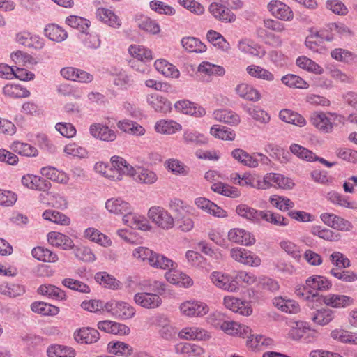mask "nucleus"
I'll list each match as a JSON object with an SVG mask.
<instances>
[{
	"label": "nucleus",
	"mask_w": 357,
	"mask_h": 357,
	"mask_svg": "<svg viewBox=\"0 0 357 357\" xmlns=\"http://www.w3.org/2000/svg\"><path fill=\"white\" fill-rule=\"evenodd\" d=\"M132 256L143 262H148L151 266L166 269L174 266V261L164 255L153 252L146 247H137L132 251Z\"/></svg>",
	"instance_id": "f257e3e1"
},
{
	"label": "nucleus",
	"mask_w": 357,
	"mask_h": 357,
	"mask_svg": "<svg viewBox=\"0 0 357 357\" xmlns=\"http://www.w3.org/2000/svg\"><path fill=\"white\" fill-rule=\"evenodd\" d=\"M111 167L109 170H105V176L115 181L122 179L123 174L128 176L135 175V169L131 166L123 158L114 155L111 158Z\"/></svg>",
	"instance_id": "f03ea898"
},
{
	"label": "nucleus",
	"mask_w": 357,
	"mask_h": 357,
	"mask_svg": "<svg viewBox=\"0 0 357 357\" xmlns=\"http://www.w3.org/2000/svg\"><path fill=\"white\" fill-rule=\"evenodd\" d=\"M257 188L268 189L278 187L282 189H291L294 186L293 181L284 176L276 173L266 174L262 180L257 181Z\"/></svg>",
	"instance_id": "7ed1b4c3"
},
{
	"label": "nucleus",
	"mask_w": 357,
	"mask_h": 357,
	"mask_svg": "<svg viewBox=\"0 0 357 357\" xmlns=\"http://www.w3.org/2000/svg\"><path fill=\"white\" fill-rule=\"evenodd\" d=\"M105 310L110 312L114 317L121 319L132 318L135 310L130 304L117 301H112L105 304Z\"/></svg>",
	"instance_id": "20e7f679"
},
{
	"label": "nucleus",
	"mask_w": 357,
	"mask_h": 357,
	"mask_svg": "<svg viewBox=\"0 0 357 357\" xmlns=\"http://www.w3.org/2000/svg\"><path fill=\"white\" fill-rule=\"evenodd\" d=\"M148 215L154 223L162 229H169L174 226L172 216L162 207H151L149 210Z\"/></svg>",
	"instance_id": "39448f33"
},
{
	"label": "nucleus",
	"mask_w": 357,
	"mask_h": 357,
	"mask_svg": "<svg viewBox=\"0 0 357 357\" xmlns=\"http://www.w3.org/2000/svg\"><path fill=\"white\" fill-rule=\"evenodd\" d=\"M210 278L213 284L220 289L231 292L238 289V282L233 275L214 271Z\"/></svg>",
	"instance_id": "423d86ee"
},
{
	"label": "nucleus",
	"mask_w": 357,
	"mask_h": 357,
	"mask_svg": "<svg viewBox=\"0 0 357 357\" xmlns=\"http://www.w3.org/2000/svg\"><path fill=\"white\" fill-rule=\"evenodd\" d=\"M181 312L188 317H202L208 312V305L198 301H187L180 305Z\"/></svg>",
	"instance_id": "0eeeda50"
},
{
	"label": "nucleus",
	"mask_w": 357,
	"mask_h": 357,
	"mask_svg": "<svg viewBox=\"0 0 357 357\" xmlns=\"http://www.w3.org/2000/svg\"><path fill=\"white\" fill-rule=\"evenodd\" d=\"M320 218L325 225L337 230L350 231L353 229V225L349 221L333 213H322Z\"/></svg>",
	"instance_id": "6e6552de"
},
{
	"label": "nucleus",
	"mask_w": 357,
	"mask_h": 357,
	"mask_svg": "<svg viewBox=\"0 0 357 357\" xmlns=\"http://www.w3.org/2000/svg\"><path fill=\"white\" fill-rule=\"evenodd\" d=\"M231 256L238 262L252 266H258L261 263V259L257 255L242 248H233L231 250Z\"/></svg>",
	"instance_id": "1a4fd4ad"
},
{
	"label": "nucleus",
	"mask_w": 357,
	"mask_h": 357,
	"mask_svg": "<svg viewBox=\"0 0 357 357\" xmlns=\"http://www.w3.org/2000/svg\"><path fill=\"white\" fill-rule=\"evenodd\" d=\"M268 9L274 17L281 20L290 21L294 17L291 8L279 1L272 0L268 4Z\"/></svg>",
	"instance_id": "9d476101"
},
{
	"label": "nucleus",
	"mask_w": 357,
	"mask_h": 357,
	"mask_svg": "<svg viewBox=\"0 0 357 357\" xmlns=\"http://www.w3.org/2000/svg\"><path fill=\"white\" fill-rule=\"evenodd\" d=\"M176 265L174 262V266L167 268L169 271L165 273L166 279L171 283L177 284L183 287H189L192 285V280L186 274L175 270Z\"/></svg>",
	"instance_id": "9b49d317"
},
{
	"label": "nucleus",
	"mask_w": 357,
	"mask_h": 357,
	"mask_svg": "<svg viewBox=\"0 0 357 357\" xmlns=\"http://www.w3.org/2000/svg\"><path fill=\"white\" fill-rule=\"evenodd\" d=\"M134 300L137 305L148 309L156 308L162 303L159 295L153 293H137L135 295Z\"/></svg>",
	"instance_id": "f8f14e48"
},
{
	"label": "nucleus",
	"mask_w": 357,
	"mask_h": 357,
	"mask_svg": "<svg viewBox=\"0 0 357 357\" xmlns=\"http://www.w3.org/2000/svg\"><path fill=\"white\" fill-rule=\"evenodd\" d=\"M89 132L93 137L102 141L113 142L116 138V132L114 130L101 123L91 124Z\"/></svg>",
	"instance_id": "ddd939ff"
},
{
	"label": "nucleus",
	"mask_w": 357,
	"mask_h": 357,
	"mask_svg": "<svg viewBox=\"0 0 357 357\" xmlns=\"http://www.w3.org/2000/svg\"><path fill=\"white\" fill-rule=\"evenodd\" d=\"M97 326L99 330L113 335H125L130 333V328L126 325L110 320L100 321Z\"/></svg>",
	"instance_id": "4468645a"
},
{
	"label": "nucleus",
	"mask_w": 357,
	"mask_h": 357,
	"mask_svg": "<svg viewBox=\"0 0 357 357\" xmlns=\"http://www.w3.org/2000/svg\"><path fill=\"white\" fill-rule=\"evenodd\" d=\"M105 208L109 213L115 215H124L126 213L133 211L132 207L128 202L119 197L107 199L105 202Z\"/></svg>",
	"instance_id": "2eb2a0df"
},
{
	"label": "nucleus",
	"mask_w": 357,
	"mask_h": 357,
	"mask_svg": "<svg viewBox=\"0 0 357 357\" xmlns=\"http://www.w3.org/2000/svg\"><path fill=\"white\" fill-rule=\"evenodd\" d=\"M74 338L79 344H92L99 340L100 333L93 328H82L74 333Z\"/></svg>",
	"instance_id": "dca6fc26"
},
{
	"label": "nucleus",
	"mask_w": 357,
	"mask_h": 357,
	"mask_svg": "<svg viewBox=\"0 0 357 357\" xmlns=\"http://www.w3.org/2000/svg\"><path fill=\"white\" fill-rule=\"evenodd\" d=\"M96 17L109 26L118 29L121 26V19L111 10L98 8L96 12Z\"/></svg>",
	"instance_id": "f3484780"
},
{
	"label": "nucleus",
	"mask_w": 357,
	"mask_h": 357,
	"mask_svg": "<svg viewBox=\"0 0 357 357\" xmlns=\"http://www.w3.org/2000/svg\"><path fill=\"white\" fill-rule=\"evenodd\" d=\"M47 240L52 245L63 250H68L74 248L73 241L69 236L59 232H50L47 234Z\"/></svg>",
	"instance_id": "a211bd4d"
},
{
	"label": "nucleus",
	"mask_w": 357,
	"mask_h": 357,
	"mask_svg": "<svg viewBox=\"0 0 357 357\" xmlns=\"http://www.w3.org/2000/svg\"><path fill=\"white\" fill-rule=\"evenodd\" d=\"M224 305L227 308L244 316H248L252 312V310L248 303H245L238 298L225 297Z\"/></svg>",
	"instance_id": "6ab92c4d"
},
{
	"label": "nucleus",
	"mask_w": 357,
	"mask_h": 357,
	"mask_svg": "<svg viewBox=\"0 0 357 357\" xmlns=\"http://www.w3.org/2000/svg\"><path fill=\"white\" fill-rule=\"evenodd\" d=\"M195 204L198 208L213 215L214 216L223 218L227 215V212L225 211L205 197L196 198Z\"/></svg>",
	"instance_id": "aec40b11"
},
{
	"label": "nucleus",
	"mask_w": 357,
	"mask_h": 357,
	"mask_svg": "<svg viewBox=\"0 0 357 357\" xmlns=\"http://www.w3.org/2000/svg\"><path fill=\"white\" fill-rule=\"evenodd\" d=\"M175 109L183 114L195 116L196 117L203 116L205 114V109L199 106L195 105L189 100L177 101L174 104Z\"/></svg>",
	"instance_id": "412c9836"
},
{
	"label": "nucleus",
	"mask_w": 357,
	"mask_h": 357,
	"mask_svg": "<svg viewBox=\"0 0 357 357\" xmlns=\"http://www.w3.org/2000/svg\"><path fill=\"white\" fill-rule=\"evenodd\" d=\"M228 238L232 242L245 245H250L255 242L254 236L250 232L241 229H231L228 233Z\"/></svg>",
	"instance_id": "4be33fe9"
},
{
	"label": "nucleus",
	"mask_w": 357,
	"mask_h": 357,
	"mask_svg": "<svg viewBox=\"0 0 357 357\" xmlns=\"http://www.w3.org/2000/svg\"><path fill=\"white\" fill-rule=\"evenodd\" d=\"M322 301L327 305L338 308L351 305L354 300L345 295L330 294L324 297L322 296Z\"/></svg>",
	"instance_id": "5701e85b"
},
{
	"label": "nucleus",
	"mask_w": 357,
	"mask_h": 357,
	"mask_svg": "<svg viewBox=\"0 0 357 357\" xmlns=\"http://www.w3.org/2000/svg\"><path fill=\"white\" fill-rule=\"evenodd\" d=\"M154 66L157 71L166 77L175 79L179 77L180 72L177 68L165 59H157Z\"/></svg>",
	"instance_id": "b1692460"
},
{
	"label": "nucleus",
	"mask_w": 357,
	"mask_h": 357,
	"mask_svg": "<svg viewBox=\"0 0 357 357\" xmlns=\"http://www.w3.org/2000/svg\"><path fill=\"white\" fill-rule=\"evenodd\" d=\"M181 129L182 126L180 123L171 119H161L155 125V131L163 135H172Z\"/></svg>",
	"instance_id": "393cba45"
},
{
	"label": "nucleus",
	"mask_w": 357,
	"mask_h": 357,
	"mask_svg": "<svg viewBox=\"0 0 357 357\" xmlns=\"http://www.w3.org/2000/svg\"><path fill=\"white\" fill-rule=\"evenodd\" d=\"M178 336L181 339L194 340H203L209 337V335L204 329L195 326L183 328L179 332Z\"/></svg>",
	"instance_id": "a878e982"
},
{
	"label": "nucleus",
	"mask_w": 357,
	"mask_h": 357,
	"mask_svg": "<svg viewBox=\"0 0 357 357\" xmlns=\"http://www.w3.org/2000/svg\"><path fill=\"white\" fill-rule=\"evenodd\" d=\"M40 174L48 179L59 183L66 184L69 181L67 174L63 171H59L55 167L51 166L41 168Z\"/></svg>",
	"instance_id": "bb28decb"
},
{
	"label": "nucleus",
	"mask_w": 357,
	"mask_h": 357,
	"mask_svg": "<svg viewBox=\"0 0 357 357\" xmlns=\"http://www.w3.org/2000/svg\"><path fill=\"white\" fill-rule=\"evenodd\" d=\"M279 118L285 123H291L299 127H303L306 124V121L303 116L288 109H282L279 112Z\"/></svg>",
	"instance_id": "cd10ccee"
},
{
	"label": "nucleus",
	"mask_w": 357,
	"mask_h": 357,
	"mask_svg": "<svg viewBox=\"0 0 357 357\" xmlns=\"http://www.w3.org/2000/svg\"><path fill=\"white\" fill-rule=\"evenodd\" d=\"M147 102L157 112L167 113L171 110V103L167 98L158 95H150Z\"/></svg>",
	"instance_id": "c85d7f7f"
},
{
	"label": "nucleus",
	"mask_w": 357,
	"mask_h": 357,
	"mask_svg": "<svg viewBox=\"0 0 357 357\" xmlns=\"http://www.w3.org/2000/svg\"><path fill=\"white\" fill-rule=\"evenodd\" d=\"M232 157L245 166L251 168L258 167V160L253 155L249 154L241 149H235L231 152Z\"/></svg>",
	"instance_id": "c756f323"
},
{
	"label": "nucleus",
	"mask_w": 357,
	"mask_h": 357,
	"mask_svg": "<svg viewBox=\"0 0 357 357\" xmlns=\"http://www.w3.org/2000/svg\"><path fill=\"white\" fill-rule=\"evenodd\" d=\"M84 236L86 238L103 247H108L112 244V241L107 236L93 227L85 229Z\"/></svg>",
	"instance_id": "7c9ffc66"
},
{
	"label": "nucleus",
	"mask_w": 357,
	"mask_h": 357,
	"mask_svg": "<svg viewBox=\"0 0 357 357\" xmlns=\"http://www.w3.org/2000/svg\"><path fill=\"white\" fill-rule=\"evenodd\" d=\"M183 141L187 145L202 146L207 143V138L196 130L187 129L183 132Z\"/></svg>",
	"instance_id": "2f4dec72"
},
{
	"label": "nucleus",
	"mask_w": 357,
	"mask_h": 357,
	"mask_svg": "<svg viewBox=\"0 0 357 357\" xmlns=\"http://www.w3.org/2000/svg\"><path fill=\"white\" fill-rule=\"evenodd\" d=\"M44 33L51 40L58 43L65 40L68 37L67 31L55 24L47 25Z\"/></svg>",
	"instance_id": "473e14b6"
},
{
	"label": "nucleus",
	"mask_w": 357,
	"mask_h": 357,
	"mask_svg": "<svg viewBox=\"0 0 357 357\" xmlns=\"http://www.w3.org/2000/svg\"><path fill=\"white\" fill-rule=\"evenodd\" d=\"M37 292L42 296L52 299L63 300L66 298L65 292L52 284H42L38 288Z\"/></svg>",
	"instance_id": "72a5a7b5"
},
{
	"label": "nucleus",
	"mask_w": 357,
	"mask_h": 357,
	"mask_svg": "<svg viewBox=\"0 0 357 357\" xmlns=\"http://www.w3.org/2000/svg\"><path fill=\"white\" fill-rule=\"evenodd\" d=\"M236 212L241 217L254 222H259L262 211L256 210L246 204H239Z\"/></svg>",
	"instance_id": "f704fd0d"
},
{
	"label": "nucleus",
	"mask_w": 357,
	"mask_h": 357,
	"mask_svg": "<svg viewBox=\"0 0 357 357\" xmlns=\"http://www.w3.org/2000/svg\"><path fill=\"white\" fill-rule=\"evenodd\" d=\"M10 148L13 151L22 156L36 157L38 154V151L36 147L27 143L19 141L13 142L10 144Z\"/></svg>",
	"instance_id": "c9c22d12"
},
{
	"label": "nucleus",
	"mask_w": 357,
	"mask_h": 357,
	"mask_svg": "<svg viewBox=\"0 0 357 357\" xmlns=\"http://www.w3.org/2000/svg\"><path fill=\"white\" fill-rule=\"evenodd\" d=\"M295 293L299 298L307 301L309 303L317 302L321 303L322 302V296L312 291L306 284L305 286H297Z\"/></svg>",
	"instance_id": "e433bc0d"
},
{
	"label": "nucleus",
	"mask_w": 357,
	"mask_h": 357,
	"mask_svg": "<svg viewBox=\"0 0 357 357\" xmlns=\"http://www.w3.org/2000/svg\"><path fill=\"white\" fill-rule=\"evenodd\" d=\"M214 119L220 122L230 125H237L240 122V116L233 111L218 109L213 112Z\"/></svg>",
	"instance_id": "4c0bfd02"
},
{
	"label": "nucleus",
	"mask_w": 357,
	"mask_h": 357,
	"mask_svg": "<svg viewBox=\"0 0 357 357\" xmlns=\"http://www.w3.org/2000/svg\"><path fill=\"white\" fill-rule=\"evenodd\" d=\"M128 52L132 57L137 59V62L145 63L153 59L151 51L144 46L132 45Z\"/></svg>",
	"instance_id": "58836bf2"
},
{
	"label": "nucleus",
	"mask_w": 357,
	"mask_h": 357,
	"mask_svg": "<svg viewBox=\"0 0 357 357\" xmlns=\"http://www.w3.org/2000/svg\"><path fill=\"white\" fill-rule=\"evenodd\" d=\"M236 91L239 96L250 101H257L261 97L257 89L245 83L238 84L236 88Z\"/></svg>",
	"instance_id": "ea45409f"
},
{
	"label": "nucleus",
	"mask_w": 357,
	"mask_h": 357,
	"mask_svg": "<svg viewBox=\"0 0 357 357\" xmlns=\"http://www.w3.org/2000/svg\"><path fill=\"white\" fill-rule=\"evenodd\" d=\"M306 284L310 287L312 291L317 293L318 291L327 290L331 287L330 281L321 275L310 277L306 280Z\"/></svg>",
	"instance_id": "a19ab883"
},
{
	"label": "nucleus",
	"mask_w": 357,
	"mask_h": 357,
	"mask_svg": "<svg viewBox=\"0 0 357 357\" xmlns=\"http://www.w3.org/2000/svg\"><path fill=\"white\" fill-rule=\"evenodd\" d=\"M246 72L252 77L272 82L275 79L274 75L269 70L256 65H250L246 68Z\"/></svg>",
	"instance_id": "79ce46f5"
},
{
	"label": "nucleus",
	"mask_w": 357,
	"mask_h": 357,
	"mask_svg": "<svg viewBox=\"0 0 357 357\" xmlns=\"http://www.w3.org/2000/svg\"><path fill=\"white\" fill-rule=\"evenodd\" d=\"M311 122L314 126L325 132H328L332 130L333 124L330 122L324 113L314 112L311 115Z\"/></svg>",
	"instance_id": "37998d69"
},
{
	"label": "nucleus",
	"mask_w": 357,
	"mask_h": 357,
	"mask_svg": "<svg viewBox=\"0 0 357 357\" xmlns=\"http://www.w3.org/2000/svg\"><path fill=\"white\" fill-rule=\"evenodd\" d=\"M130 176L136 181L145 184H152L157 181V176L153 171L140 167L135 169V175Z\"/></svg>",
	"instance_id": "c03bdc74"
},
{
	"label": "nucleus",
	"mask_w": 357,
	"mask_h": 357,
	"mask_svg": "<svg viewBox=\"0 0 357 357\" xmlns=\"http://www.w3.org/2000/svg\"><path fill=\"white\" fill-rule=\"evenodd\" d=\"M182 46L189 52H204L206 50V46L198 38L194 37H185L181 40Z\"/></svg>",
	"instance_id": "a18cd8bd"
},
{
	"label": "nucleus",
	"mask_w": 357,
	"mask_h": 357,
	"mask_svg": "<svg viewBox=\"0 0 357 357\" xmlns=\"http://www.w3.org/2000/svg\"><path fill=\"white\" fill-rule=\"evenodd\" d=\"M211 189L215 192L231 198H236L240 196V191L236 188L222 182L213 183Z\"/></svg>",
	"instance_id": "49530a36"
},
{
	"label": "nucleus",
	"mask_w": 357,
	"mask_h": 357,
	"mask_svg": "<svg viewBox=\"0 0 357 357\" xmlns=\"http://www.w3.org/2000/svg\"><path fill=\"white\" fill-rule=\"evenodd\" d=\"M32 256L39 261L56 262L59 258L56 253L43 247L34 248L31 251Z\"/></svg>",
	"instance_id": "de8ad7c7"
},
{
	"label": "nucleus",
	"mask_w": 357,
	"mask_h": 357,
	"mask_svg": "<svg viewBox=\"0 0 357 357\" xmlns=\"http://www.w3.org/2000/svg\"><path fill=\"white\" fill-rule=\"evenodd\" d=\"M25 292L24 286L8 282L0 284V294L10 298L16 297Z\"/></svg>",
	"instance_id": "09e8293b"
},
{
	"label": "nucleus",
	"mask_w": 357,
	"mask_h": 357,
	"mask_svg": "<svg viewBox=\"0 0 357 357\" xmlns=\"http://www.w3.org/2000/svg\"><path fill=\"white\" fill-rule=\"evenodd\" d=\"M47 354L49 357H75V350L66 346L52 345L48 347Z\"/></svg>",
	"instance_id": "8fccbe9b"
},
{
	"label": "nucleus",
	"mask_w": 357,
	"mask_h": 357,
	"mask_svg": "<svg viewBox=\"0 0 357 357\" xmlns=\"http://www.w3.org/2000/svg\"><path fill=\"white\" fill-rule=\"evenodd\" d=\"M31 309L33 312L45 316L56 315L59 312V309L56 306L44 302L33 303L31 305Z\"/></svg>",
	"instance_id": "3c124183"
},
{
	"label": "nucleus",
	"mask_w": 357,
	"mask_h": 357,
	"mask_svg": "<svg viewBox=\"0 0 357 357\" xmlns=\"http://www.w3.org/2000/svg\"><path fill=\"white\" fill-rule=\"evenodd\" d=\"M261 220L280 227L287 226L289 223V220L287 218L270 211H262Z\"/></svg>",
	"instance_id": "603ef678"
},
{
	"label": "nucleus",
	"mask_w": 357,
	"mask_h": 357,
	"mask_svg": "<svg viewBox=\"0 0 357 357\" xmlns=\"http://www.w3.org/2000/svg\"><path fill=\"white\" fill-rule=\"evenodd\" d=\"M331 56L336 61L346 63H351L357 61V55L347 50L342 48H336L332 50Z\"/></svg>",
	"instance_id": "864d4df0"
},
{
	"label": "nucleus",
	"mask_w": 357,
	"mask_h": 357,
	"mask_svg": "<svg viewBox=\"0 0 357 357\" xmlns=\"http://www.w3.org/2000/svg\"><path fill=\"white\" fill-rule=\"evenodd\" d=\"M243 109L250 116H251L255 121L262 123H267L269 122L271 117L266 112L258 106H244Z\"/></svg>",
	"instance_id": "5fc2aeb1"
},
{
	"label": "nucleus",
	"mask_w": 357,
	"mask_h": 357,
	"mask_svg": "<svg viewBox=\"0 0 357 357\" xmlns=\"http://www.w3.org/2000/svg\"><path fill=\"white\" fill-rule=\"evenodd\" d=\"M206 37L209 43L222 51H227L230 47L229 43L220 33L215 31H208Z\"/></svg>",
	"instance_id": "6e6d98bb"
},
{
	"label": "nucleus",
	"mask_w": 357,
	"mask_h": 357,
	"mask_svg": "<svg viewBox=\"0 0 357 357\" xmlns=\"http://www.w3.org/2000/svg\"><path fill=\"white\" fill-rule=\"evenodd\" d=\"M43 218L62 225H68L70 223V219L68 216L57 211L46 210L43 213Z\"/></svg>",
	"instance_id": "4d7b16f0"
},
{
	"label": "nucleus",
	"mask_w": 357,
	"mask_h": 357,
	"mask_svg": "<svg viewBox=\"0 0 357 357\" xmlns=\"http://www.w3.org/2000/svg\"><path fill=\"white\" fill-rule=\"evenodd\" d=\"M296 64L298 67L317 75H321L324 71L319 65L304 56L296 59Z\"/></svg>",
	"instance_id": "13d9d810"
},
{
	"label": "nucleus",
	"mask_w": 357,
	"mask_h": 357,
	"mask_svg": "<svg viewBox=\"0 0 357 357\" xmlns=\"http://www.w3.org/2000/svg\"><path fill=\"white\" fill-rule=\"evenodd\" d=\"M210 132L215 137L222 140L231 141L235 138V133L231 128L219 125L213 126L211 128Z\"/></svg>",
	"instance_id": "bf43d9fd"
},
{
	"label": "nucleus",
	"mask_w": 357,
	"mask_h": 357,
	"mask_svg": "<svg viewBox=\"0 0 357 357\" xmlns=\"http://www.w3.org/2000/svg\"><path fill=\"white\" fill-rule=\"evenodd\" d=\"M108 350L110 353L115 355L128 356L132 354V347L122 342H109L108 344Z\"/></svg>",
	"instance_id": "052dcab7"
},
{
	"label": "nucleus",
	"mask_w": 357,
	"mask_h": 357,
	"mask_svg": "<svg viewBox=\"0 0 357 357\" xmlns=\"http://www.w3.org/2000/svg\"><path fill=\"white\" fill-rule=\"evenodd\" d=\"M96 281L100 285L109 289H118L119 282L106 272H98L95 275Z\"/></svg>",
	"instance_id": "680f3d73"
},
{
	"label": "nucleus",
	"mask_w": 357,
	"mask_h": 357,
	"mask_svg": "<svg viewBox=\"0 0 357 357\" xmlns=\"http://www.w3.org/2000/svg\"><path fill=\"white\" fill-rule=\"evenodd\" d=\"M198 71L208 75L222 76L225 73V70L223 67L207 61H204L199 64L198 66Z\"/></svg>",
	"instance_id": "e2e57ef3"
},
{
	"label": "nucleus",
	"mask_w": 357,
	"mask_h": 357,
	"mask_svg": "<svg viewBox=\"0 0 357 357\" xmlns=\"http://www.w3.org/2000/svg\"><path fill=\"white\" fill-rule=\"evenodd\" d=\"M281 81L284 84L289 87L307 89L309 86L308 83L305 82L303 79H302L298 75L293 74H289L285 76H283L281 79Z\"/></svg>",
	"instance_id": "0e129e2a"
},
{
	"label": "nucleus",
	"mask_w": 357,
	"mask_h": 357,
	"mask_svg": "<svg viewBox=\"0 0 357 357\" xmlns=\"http://www.w3.org/2000/svg\"><path fill=\"white\" fill-rule=\"evenodd\" d=\"M270 203L282 211H287L294 208L295 206L294 203L290 199L278 195L271 197Z\"/></svg>",
	"instance_id": "69168bd1"
},
{
	"label": "nucleus",
	"mask_w": 357,
	"mask_h": 357,
	"mask_svg": "<svg viewBox=\"0 0 357 357\" xmlns=\"http://www.w3.org/2000/svg\"><path fill=\"white\" fill-rule=\"evenodd\" d=\"M333 319V311L330 309H324L317 310L313 313L312 319V321L321 326L328 324Z\"/></svg>",
	"instance_id": "338daca9"
},
{
	"label": "nucleus",
	"mask_w": 357,
	"mask_h": 357,
	"mask_svg": "<svg viewBox=\"0 0 357 357\" xmlns=\"http://www.w3.org/2000/svg\"><path fill=\"white\" fill-rule=\"evenodd\" d=\"M66 22L70 27L79 29L83 33L87 30L90 24V22L88 20L75 15L68 17Z\"/></svg>",
	"instance_id": "774afa93"
}]
</instances>
